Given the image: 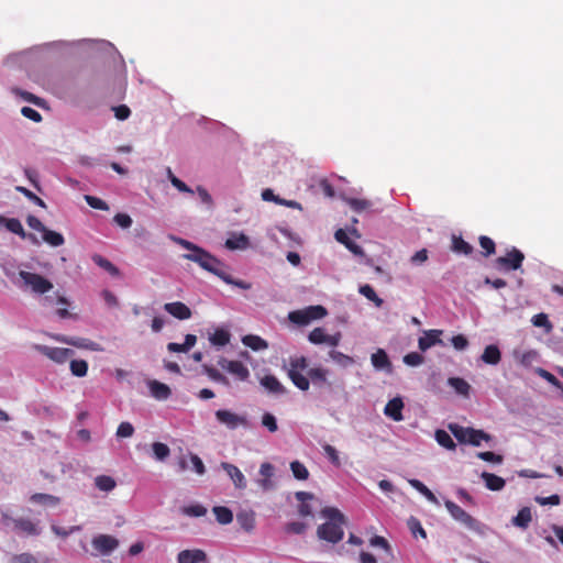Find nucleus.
<instances>
[{
    "label": "nucleus",
    "mask_w": 563,
    "mask_h": 563,
    "mask_svg": "<svg viewBox=\"0 0 563 563\" xmlns=\"http://www.w3.org/2000/svg\"><path fill=\"white\" fill-rule=\"evenodd\" d=\"M216 418L220 423L225 424L229 429H236L240 426H247V419L244 416L236 415L225 409L217 410Z\"/></svg>",
    "instance_id": "9"
},
{
    "label": "nucleus",
    "mask_w": 563,
    "mask_h": 563,
    "mask_svg": "<svg viewBox=\"0 0 563 563\" xmlns=\"http://www.w3.org/2000/svg\"><path fill=\"white\" fill-rule=\"evenodd\" d=\"M360 292L369 301L374 302L376 307L383 305V299L377 296L374 288L371 285H363L360 287Z\"/></svg>",
    "instance_id": "45"
},
{
    "label": "nucleus",
    "mask_w": 563,
    "mask_h": 563,
    "mask_svg": "<svg viewBox=\"0 0 563 563\" xmlns=\"http://www.w3.org/2000/svg\"><path fill=\"white\" fill-rule=\"evenodd\" d=\"M0 223L4 225L8 231L19 235L21 239L30 240L34 244L38 243L37 238L33 233H26L24 231L23 225L19 219L0 217Z\"/></svg>",
    "instance_id": "8"
},
{
    "label": "nucleus",
    "mask_w": 563,
    "mask_h": 563,
    "mask_svg": "<svg viewBox=\"0 0 563 563\" xmlns=\"http://www.w3.org/2000/svg\"><path fill=\"white\" fill-rule=\"evenodd\" d=\"M481 477L485 482V486L493 492L501 490L506 485L503 477L493 473L483 472Z\"/></svg>",
    "instance_id": "22"
},
{
    "label": "nucleus",
    "mask_w": 563,
    "mask_h": 563,
    "mask_svg": "<svg viewBox=\"0 0 563 563\" xmlns=\"http://www.w3.org/2000/svg\"><path fill=\"white\" fill-rule=\"evenodd\" d=\"M151 395L157 400H166L170 395V388L158 380H151L148 383Z\"/></svg>",
    "instance_id": "20"
},
{
    "label": "nucleus",
    "mask_w": 563,
    "mask_h": 563,
    "mask_svg": "<svg viewBox=\"0 0 563 563\" xmlns=\"http://www.w3.org/2000/svg\"><path fill=\"white\" fill-rule=\"evenodd\" d=\"M249 238L241 233L232 235L225 241V247L229 250H244L249 246Z\"/></svg>",
    "instance_id": "29"
},
{
    "label": "nucleus",
    "mask_w": 563,
    "mask_h": 563,
    "mask_svg": "<svg viewBox=\"0 0 563 563\" xmlns=\"http://www.w3.org/2000/svg\"><path fill=\"white\" fill-rule=\"evenodd\" d=\"M165 311L179 320H187L191 317V310L181 301L167 302L164 306Z\"/></svg>",
    "instance_id": "14"
},
{
    "label": "nucleus",
    "mask_w": 563,
    "mask_h": 563,
    "mask_svg": "<svg viewBox=\"0 0 563 563\" xmlns=\"http://www.w3.org/2000/svg\"><path fill=\"white\" fill-rule=\"evenodd\" d=\"M404 402L401 398L396 397L390 399L385 406L384 413L391 418L394 421H401L404 419L402 416Z\"/></svg>",
    "instance_id": "18"
},
{
    "label": "nucleus",
    "mask_w": 563,
    "mask_h": 563,
    "mask_svg": "<svg viewBox=\"0 0 563 563\" xmlns=\"http://www.w3.org/2000/svg\"><path fill=\"white\" fill-rule=\"evenodd\" d=\"M92 547L103 555L110 554L119 547L117 538L109 534H99L92 539Z\"/></svg>",
    "instance_id": "10"
},
{
    "label": "nucleus",
    "mask_w": 563,
    "mask_h": 563,
    "mask_svg": "<svg viewBox=\"0 0 563 563\" xmlns=\"http://www.w3.org/2000/svg\"><path fill=\"white\" fill-rule=\"evenodd\" d=\"M30 500L35 504L56 506L59 504V498L49 494L35 493L30 497Z\"/></svg>",
    "instance_id": "38"
},
{
    "label": "nucleus",
    "mask_w": 563,
    "mask_h": 563,
    "mask_svg": "<svg viewBox=\"0 0 563 563\" xmlns=\"http://www.w3.org/2000/svg\"><path fill=\"white\" fill-rule=\"evenodd\" d=\"M218 364L221 368L235 376L239 380L244 382L250 377L249 368L241 361H229L221 357Z\"/></svg>",
    "instance_id": "7"
},
{
    "label": "nucleus",
    "mask_w": 563,
    "mask_h": 563,
    "mask_svg": "<svg viewBox=\"0 0 563 563\" xmlns=\"http://www.w3.org/2000/svg\"><path fill=\"white\" fill-rule=\"evenodd\" d=\"M15 190L18 192L22 194L24 197H26L29 200H31L35 205H37L38 207L46 208L45 201L42 198H40L38 196H36L34 192L29 190L27 188H25L23 186H16Z\"/></svg>",
    "instance_id": "50"
},
{
    "label": "nucleus",
    "mask_w": 563,
    "mask_h": 563,
    "mask_svg": "<svg viewBox=\"0 0 563 563\" xmlns=\"http://www.w3.org/2000/svg\"><path fill=\"white\" fill-rule=\"evenodd\" d=\"M537 374L540 377H542L543 379H545L548 383H550L552 386H554L556 388L562 387V383L552 373L548 372L547 369L538 368Z\"/></svg>",
    "instance_id": "58"
},
{
    "label": "nucleus",
    "mask_w": 563,
    "mask_h": 563,
    "mask_svg": "<svg viewBox=\"0 0 563 563\" xmlns=\"http://www.w3.org/2000/svg\"><path fill=\"white\" fill-rule=\"evenodd\" d=\"M236 520L241 528H243L247 532L252 531L255 527V516L253 511L239 512L236 516Z\"/></svg>",
    "instance_id": "32"
},
{
    "label": "nucleus",
    "mask_w": 563,
    "mask_h": 563,
    "mask_svg": "<svg viewBox=\"0 0 563 563\" xmlns=\"http://www.w3.org/2000/svg\"><path fill=\"white\" fill-rule=\"evenodd\" d=\"M309 341L313 344L328 343L330 345H336L338 339L325 333L324 329L316 328L309 333Z\"/></svg>",
    "instance_id": "19"
},
{
    "label": "nucleus",
    "mask_w": 563,
    "mask_h": 563,
    "mask_svg": "<svg viewBox=\"0 0 563 563\" xmlns=\"http://www.w3.org/2000/svg\"><path fill=\"white\" fill-rule=\"evenodd\" d=\"M93 262L100 266L101 268H103L104 271H107L109 274H111L112 276H117L119 275V269L107 258H104L103 256L101 255H95L92 257Z\"/></svg>",
    "instance_id": "46"
},
{
    "label": "nucleus",
    "mask_w": 563,
    "mask_h": 563,
    "mask_svg": "<svg viewBox=\"0 0 563 563\" xmlns=\"http://www.w3.org/2000/svg\"><path fill=\"white\" fill-rule=\"evenodd\" d=\"M167 174H168V179L170 180L172 185L177 188L179 191L181 192H188V194H194L192 189L189 188L183 180H180L178 177H176L170 168L167 169Z\"/></svg>",
    "instance_id": "54"
},
{
    "label": "nucleus",
    "mask_w": 563,
    "mask_h": 563,
    "mask_svg": "<svg viewBox=\"0 0 563 563\" xmlns=\"http://www.w3.org/2000/svg\"><path fill=\"white\" fill-rule=\"evenodd\" d=\"M347 205L356 212L367 210L372 207V202L367 199L350 198Z\"/></svg>",
    "instance_id": "51"
},
{
    "label": "nucleus",
    "mask_w": 563,
    "mask_h": 563,
    "mask_svg": "<svg viewBox=\"0 0 563 563\" xmlns=\"http://www.w3.org/2000/svg\"><path fill=\"white\" fill-rule=\"evenodd\" d=\"M262 424L266 427L271 432L277 431V421L272 413H264L262 417Z\"/></svg>",
    "instance_id": "62"
},
{
    "label": "nucleus",
    "mask_w": 563,
    "mask_h": 563,
    "mask_svg": "<svg viewBox=\"0 0 563 563\" xmlns=\"http://www.w3.org/2000/svg\"><path fill=\"white\" fill-rule=\"evenodd\" d=\"M444 505L446 510L454 520L461 522L470 530H479V522L475 518H473L468 512L462 509L459 505H456L452 500H445Z\"/></svg>",
    "instance_id": "5"
},
{
    "label": "nucleus",
    "mask_w": 563,
    "mask_h": 563,
    "mask_svg": "<svg viewBox=\"0 0 563 563\" xmlns=\"http://www.w3.org/2000/svg\"><path fill=\"white\" fill-rule=\"evenodd\" d=\"M321 516L325 522L318 527V538L332 544L340 542L344 537L345 516L335 507H324Z\"/></svg>",
    "instance_id": "2"
},
{
    "label": "nucleus",
    "mask_w": 563,
    "mask_h": 563,
    "mask_svg": "<svg viewBox=\"0 0 563 563\" xmlns=\"http://www.w3.org/2000/svg\"><path fill=\"white\" fill-rule=\"evenodd\" d=\"M452 251L457 253V254H463V255H471L473 253V246L463 240L462 236H457V235H453L452 236V246H451Z\"/></svg>",
    "instance_id": "27"
},
{
    "label": "nucleus",
    "mask_w": 563,
    "mask_h": 563,
    "mask_svg": "<svg viewBox=\"0 0 563 563\" xmlns=\"http://www.w3.org/2000/svg\"><path fill=\"white\" fill-rule=\"evenodd\" d=\"M443 331L442 330H426L423 331V335L419 338L418 340V347L420 351L426 352L430 347L442 344L441 335Z\"/></svg>",
    "instance_id": "12"
},
{
    "label": "nucleus",
    "mask_w": 563,
    "mask_h": 563,
    "mask_svg": "<svg viewBox=\"0 0 563 563\" xmlns=\"http://www.w3.org/2000/svg\"><path fill=\"white\" fill-rule=\"evenodd\" d=\"M262 386L273 394H284L285 388L280 382L273 375H266L261 379Z\"/></svg>",
    "instance_id": "28"
},
{
    "label": "nucleus",
    "mask_w": 563,
    "mask_h": 563,
    "mask_svg": "<svg viewBox=\"0 0 563 563\" xmlns=\"http://www.w3.org/2000/svg\"><path fill=\"white\" fill-rule=\"evenodd\" d=\"M288 376L300 390L309 389V379L298 371H288Z\"/></svg>",
    "instance_id": "39"
},
{
    "label": "nucleus",
    "mask_w": 563,
    "mask_h": 563,
    "mask_svg": "<svg viewBox=\"0 0 563 563\" xmlns=\"http://www.w3.org/2000/svg\"><path fill=\"white\" fill-rule=\"evenodd\" d=\"M309 317V321L318 320L327 316L328 311L323 306H310L303 309Z\"/></svg>",
    "instance_id": "49"
},
{
    "label": "nucleus",
    "mask_w": 563,
    "mask_h": 563,
    "mask_svg": "<svg viewBox=\"0 0 563 563\" xmlns=\"http://www.w3.org/2000/svg\"><path fill=\"white\" fill-rule=\"evenodd\" d=\"M479 245L482 247V254L485 257L494 255L496 253V244L495 242L487 235H481L478 238Z\"/></svg>",
    "instance_id": "41"
},
{
    "label": "nucleus",
    "mask_w": 563,
    "mask_h": 563,
    "mask_svg": "<svg viewBox=\"0 0 563 563\" xmlns=\"http://www.w3.org/2000/svg\"><path fill=\"white\" fill-rule=\"evenodd\" d=\"M490 439H492V437L488 433H486L485 431L470 428L467 443H470L474 446H478L482 441L488 442V441H490Z\"/></svg>",
    "instance_id": "35"
},
{
    "label": "nucleus",
    "mask_w": 563,
    "mask_h": 563,
    "mask_svg": "<svg viewBox=\"0 0 563 563\" xmlns=\"http://www.w3.org/2000/svg\"><path fill=\"white\" fill-rule=\"evenodd\" d=\"M19 277L23 280L26 287L37 295H44L54 288L51 280L36 273L20 271Z\"/></svg>",
    "instance_id": "4"
},
{
    "label": "nucleus",
    "mask_w": 563,
    "mask_h": 563,
    "mask_svg": "<svg viewBox=\"0 0 563 563\" xmlns=\"http://www.w3.org/2000/svg\"><path fill=\"white\" fill-rule=\"evenodd\" d=\"M288 319L292 323L298 324V325H306V324L310 323L309 317L307 316V312L303 309L289 312Z\"/></svg>",
    "instance_id": "48"
},
{
    "label": "nucleus",
    "mask_w": 563,
    "mask_h": 563,
    "mask_svg": "<svg viewBox=\"0 0 563 563\" xmlns=\"http://www.w3.org/2000/svg\"><path fill=\"white\" fill-rule=\"evenodd\" d=\"M295 497L298 501H300V505L298 507V512L301 517H309L312 515V508L309 504H307V500H312L314 498L313 494L308 492H297L295 494Z\"/></svg>",
    "instance_id": "21"
},
{
    "label": "nucleus",
    "mask_w": 563,
    "mask_h": 563,
    "mask_svg": "<svg viewBox=\"0 0 563 563\" xmlns=\"http://www.w3.org/2000/svg\"><path fill=\"white\" fill-rule=\"evenodd\" d=\"M525 258V254L517 247L512 246L511 249L507 250L504 256L497 257L494 264L498 271H517L521 268Z\"/></svg>",
    "instance_id": "3"
},
{
    "label": "nucleus",
    "mask_w": 563,
    "mask_h": 563,
    "mask_svg": "<svg viewBox=\"0 0 563 563\" xmlns=\"http://www.w3.org/2000/svg\"><path fill=\"white\" fill-rule=\"evenodd\" d=\"M448 384L454 388V390L462 396L467 397L470 395L471 386L470 384L461 378V377H450L448 379Z\"/></svg>",
    "instance_id": "31"
},
{
    "label": "nucleus",
    "mask_w": 563,
    "mask_h": 563,
    "mask_svg": "<svg viewBox=\"0 0 563 563\" xmlns=\"http://www.w3.org/2000/svg\"><path fill=\"white\" fill-rule=\"evenodd\" d=\"M203 371H205V373L208 375V377L211 380L220 383V384H222L224 386H229L230 385V382H229L228 377L224 376L222 373H220L214 367H211V366H208V365H203Z\"/></svg>",
    "instance_id": "43"
},
{
    "label": "nucleus",
    "mask_w": 563,
    "mask_h": 563,
    "mask_svg": "<svg viewBox=\"0 0 563 563\" xmlns=\"http://www.w3.org/2000/svg\"><path fill=\"white\" fill-rule=\"evenodd\" d=\"M532 520V515H531V510L529 507H523L521 508L517 516H515L512 518V525L518 527V528H521V529H527L530 525Z\"/></svg>",
    "instance_id": "26"
},
{
    "label": "nucleus",
    "mask_w": 563,
    "mask_h": 563,
    "mask_svg": "<svg viewBox=\"0 0 563 563\" xmlns=\"http://www.w3.org/2000/svg\"><path fill=\"white\" fill-rule=\"evenodd\" d=\"M12 563H38V561L30 553H21L13 556Z\"/></svg>",
    "instance_id": "64"
},
{
    "label": "nucleus",
    "mask_w": 563,
    "mask_h": 563,
    "mask_svg": "<svg viewBox=\"0 0 563 563\" xmlns=\"http://www.w3.org/2000/svg\"><path fill=\"white\" fill-rule=\"evenodd\" d=\"M423 361V356L418 352H410L404 356V363L408 366H419Z\"/></svg>",
    "instance_id": "57"
},
{
    "label": "nucleus",
    "mask_w": 563,
    "mask_h": 563,
    "mask_svg": "<svg viewBox=\"0 0 563 563\" xmlns=\"http://www.w3.org/2000/svg\"><path fill=\"white\" fill-rule=\"evenodd\" d=\"M85 200L88 203V206L93 209L104 210V211L109 210L108 203L98 197L86 195Z\"/></svg>",
    "instance_id": "55"
},
{
    "label": "nucleus",
    "mask_w": 563,
    "mask_h": 563,
    "mask_svg": "<svg viewBox=\"0 0 563 563\" xmlns=\"http://www.w3.org/2000/svg\"><path fill=\"white\" fill-rule=\"evenodd\" d=\"M409 484L421 493L429 501L438 505L439 500L437 496L419 479H409Z\"/></svg>",
    "instance_id": "36"
},
{
    "label": "nucleus",
    "mask_w": 563,
    "mask_h": 563,
    "mask_svg": "<svg viewBox=\"0 0 563 563\" xmlns=\"http://www.w3.org/2000/svg\"><path fill=\"white\" fill-rule=\"evenodd\" d=\"M371 361L373 366L377 369H389L391 367V363L387 353L382 349H378L375 353L372 354Z\"/></svg>",
    "instance_id": "25"
},
{
    "label": "nucleus",
    "mask_w": 563,
    "mask_h": 563,
    "mask_svg": "<svg viewBox=\"0 0 563 563\" xmlns=\"http://www.w3.org/2000/svg\"><path fill=\"white\" fill-rule=\"evenodd\" d=\"M43 241L49 244L51 246L57 247L65 243V239L63 234L59 232L49 230L45 228V230L42 232Z\"/></svg>",
    "instance_id": "30"
},
{
    "label": "nucleus",
    "mask_w": 563,
    "mask_h": 563,
    "mask_svg": "<svg viewBox=\"0 0 563 563\" xmlns=\"http://www.w3.org/2000/svg\"><path fill=\"white\" fill-rule=\"evenodd\" d=\"M290 470L294 477L298 481H306L309 477L308 468L299 461H292L290 463Z\"/></svg>",
    "instance_id": "40"
},
{
    "label": "nucleus",
    "mask_w": 563,
    "mask_h": 563,
    "mask_svg": "<svg viewBox=\"0 0 563 563\" xmlns=\"http://www.w3.org/2000/svg\"><path fill=\"white\" fill-rule=\"evenodd\" d=\"M290 367L288 371H305L308 367L307 358L303 356L295 357L290 360Z\"/></svg>",
    "instance_id": "61"
},
{
    "label": "nucleus",
    "mask_w": 563,
    "mask_h": 563,
    "mask_svg": "<svg viewBox=\"0 0 563 563\" xmlns=\"http://www.w3.org/2000/svg\"><path fill=\"white\" fill-rule=\"evenodd\" d=\"M34 350L59 364L65 363L74 354V351L70 349L53 347L43 344H35Z\"/></svg>",
    "instance_id": "6"
},
{
    "label": "nucleus",
    "mask_w": 563,
    "mask_h": 563,
    "mask_svg": "<svg viewBox=\"0 0 563 563\" xmlns=\"http://www.w3.org/2000/svg\"><path fill=\"white\" fill-rule=\"evenodd\" d=\"M183 514L190 517H202L207 514V509L201 505H190L183 508Z\"/></svg>",
    "instance_id": "56"
},
{
    "label": "nucleus",
    "mask_w": 563,
    "mask_h": 563,
    "mask_svg": "<svg viewBox=\"0 0 563 563\" xmlns=\"http://www.w3.org/2000/svg\"><path fill=\"white\" fill-rule=\"evenodd\" d=\"M69 367L74 376L84 377L87 375L88 363L85 360H73Z\"/></svg>",
    "instance_id": "44"
},
{
    "label": "nucleus",
    "mask_w": 563,
    "mask_h": 563,
    "mask_svg": "<svg viewBox=\"0 0 563 563\" xmlns=\"http://www.w3.org/2000/svg\"><path fill=\"white\" fill-rule=\"evenodd\" d=\"M207 560V554L200 549L183 550L177 555L178 563H202Z\"/></svg>",
    "instance_id": "15"
},
{
    "label": "nucleus",
    "mask_w": 563,
    "mask_h": 563,
    "mask_svg": "<svg viewBox=\"0 0 563 563\" xmlns=\"http://www.w3.org/2000/svg\"><path fill=\"white\" fill-rule=\"evenodd\" d=\"M152 449H153V453H154L155 457L158 461L165 460L170 453L168 445H166L165 443H162V442H154L152 444Z\"/></svg>",
    "instance_id": "52"
},
{
    "label": "nucleus",
    "mask_w": 563,
    "mask_h": 563,
    "mask_svg": "<svg viewBox=\"0 0 563 563\" xmlns=\"http://www.w3.org/2000/svg\"><path fill=\"white\" fill-rule=\"evenodd\" d=\"M450 431L456 438V440L461 443H467V437L470 433V428H465L459 424H450Z\"/></svg>",
    "instance_id": "47"
},
{
    "label": "nucleus",
    "mask_w": 563,
    "mask_h": 563,
    "mask_svg": "<svg viewBox=\"0 0 563 563\" xmlns=\"http://www.w3.org/2000/svg\"><path fill=\"white\" fill-rule=\"evenodd\" d=\"M14 530L25 536H38L41 528L37 522L27 518H16L13 520Z\"/></svg>",
    "instance_id": "13"
},
{
    "label": "nucleus",
    "mask_w": 563,
    "mask_h": 563,
    "mask_svg": "<svg viewBox=\"0 0 563 563\" xmlns=\"http://www.w3.org/2000/svg\"><path fill=\"white\" fill-rule=\"evenodd\" d=\"M174 241L184 249L190 251V253L183 255L185 260L197 263L202 269L218 276L225 284L234 285L244 290H249L251 288L250 283L241 279H233L229 273L228 266L206 250L181 238H174Z\"/></svg>",
    "instance_id": "1"
},
{
    "label": "nucleus",
    "mask_w": 563,
    "mask_h": 563,
    "mask_svg": "<svg viewBox=\"0 0 563 563\" xmlns=\"http://www.w3.org/2000/svg\"><path fill=\"white\" fill-rule=\"evenodd\" d=\"M451 343L455 350L462 351L468 346V340L463 334L452 336Z\"/></svg>",
    "instance_id": "63"
},
{
    "label": "nucleus",
    "mask_w": 563,
    "mask_h": 563,
    "mask_svg": "<svg viewBox=\"0 0 563 563\" xmlns=\"http://www.w3.org/2000/svg\"><path fill=\"white\" fill-rule=\"evenodd\" d=\"M231 334L225 329H217L209 338L214 346H224L230 342Z\"/></svg>",
    "instance_id": "33"
},
{
    "label": "nucleus",
    "mask_w": 563,
    "mask_h": 563,
    "mask_svg": "<svg viewBox=\"0 0 563 563\" xmlns=\"http://www.w3.org/2000/svg\"><path fill=\"white\" fill-rule=\"evenodd\" d=\"M435 440L437 442L448 449V450H455L456 445L451 435L444 431V430H437L435 431Z\"/></svg>",
    "instance_id": "42"
},
{
    "label": "nucleus",
    "mask_w": 563,
    "mask_h": 563,
    "mask_svg": "<svg viewBox=\"0 0 563 563\" xmlns=\"http://www.w3.org/2000/svg\"><path fill=\"white\" fill-rule=\"evenodd\" d=\"M323 451L333 465H335V466L341 465L339 453L334 446H332L330 444H325V445H323Z\"/></svg>",
    "instance_id": "60"
},
{
    "label": "nucleus",
    "mask_w": 563,
    "mask_h": 563,
    "mask_svg": "<svg viewBox=\"0 0 563 563\" xmlns=\"http://www.w3.org/2000/svg\"><path fill=\"white\" fill-rule=\"evenodd\" d=\"M327 374H328V371L320 368V367L311 368L308 372V376L312 380L313 384L325 383Z\"/></svg>",
    "instance_id": "53"
},
{
    "label": "nucleus",
    "mask_w": 563,
    "mask_h": 563,
    "mask_svg": "<svg viewBox=\"0 0 563 563\" xmlns=\"http://www.w3.org/2000/svg\"><path fill=\"white\" fill-rule=\"evenodd\" d=\"M335 240L343 244L350 252H352L354 255L364 256L363 249L357 245L354 241L350 239L346 231L343 229H339L334 233Z\"/></svg>",
    "instance_id": "17"
},
{
    "label": "nucleus",
    "mask_w": 563,
    "mask_h": 563,
    "mask_svg": "<svg viewBox=\"0 0 563 563\" xmlns=\"http://www.w3.org/2000/svg\"><path fill=\"white\" fill-rule=\"evenodd\" d=\"M221 466L227 472L228 476L232 479L236 488L244 489L246 487L245 476L239 470V467L227 462L221 463Z\"/></svg>",
    "instance_id": "16"
},
{
    "label": "nucleus",
    "mask_w": 563,
    "mask_h": 563,
    "mask_svg": "<svg viewBox=\"0 0 563 563\" xmlns=\"http://www.w3.org/2000/svg\"><path fill=\"white\" fill-rule=\"evenodd\" d=\"M242 343L253 351H262L268 347V343L258 335L247 334L242 338Z\"/></svg>",
    "instance_id": "24"
},
{
    "label": "nucleus",
    "mask_w": 563,
    "mask_h": 563,
    "mask_svg": "<svg viewBox=\"0 0 563 563\" xmlns=\"http://www.w3.org/2000/svg\"><path fill=\"white\" fill-rule=\"evenodd\" d=\"M54 339L59 342H63L65 344L78 347V349H85V350H90V351H96V352L102 351V347L98 343H96L89 339L68 338V336H64V335H56V336H54Z\"/></svg>",
    "instance_id": "11"
},
{
    "label": "nucleus",
    "mask_w": 563,
    "mask_h": 563,
    "mask_svg": "<svg viewBox=\"0 0 563 563\" xmlns=\"http://www.w3.org/2000/svg\"><path fill=\"white\" fill-rule=\"evenodd\" d=\"M134 433V427L130 422H121L117 429L118 438H130Z\"/></svg>",
    "instance_id": "59"
},
{
    "label": "nucleus",
    "mask_w": 563,
    "mask_h": 563,
    "mask_svg": "<svg viewBox=\"0 0 563 563\" xmlns=\"http://www.w3.org/2000/svg\"><path fill=\"white\" fill-rule=\"evenodd\" d=\"M213 514L217 518V521L221 525H228L233 520V514L228 507L216 506L213 508Z\"/></svg>",
    "instance_id": "37"
},
{
    "label": "nucleus",
    "mask_w": 563,
    "mask_h": 563,
    "mask_svg": "<svg viewBox=\"0 0 563 563\" xmlns=\"http://www.w3.org/2000/svg\"><path fill=\"white\" fill-rule=\"evenodd\" d=\"M95 486L101 492H111L115 488L117 482L108 475H99L95 478Z\"/></svg>",
    "instance_id": "34"
},
{
    "label": "nucleus",
    "mask_w": 563,
    "mask_h": 563,
    "mask_svg": "<svg viewBox=\"0 0 563 563\" xmlns=\"http://www.w3.org/2000/svg\"><path fill=\"white\" fill-rule=\"evenodd\" d=\"M482 361L489 365H497L501 360V353L497 345L490 344L484 349Z\"/></svg>",
    "instance_id": "23"
}]
</instances>
